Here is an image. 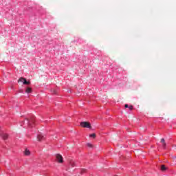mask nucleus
<instances>
[{
    "mask_svg": "<svg viewBox=\"0 0 176 176\" xmlns=\"http://www.w3.org/2000/svg\"><path fill=\"white\" fill-rule=\"evenodd\" d=\"M89 137H91V138H95L96 133H92V134L89 135Z\"/></svg>",
    "mask_w": 176,
    "mask_h": 176,
    "instance_id": "ddd939ff",
    "label": "nucleus"
},
{
    "mask_svg": "<svg viewBox=\"0 0 176 176\" xmlns=\"http://www.w3.org/2000/svg\"><path fill=\"white\" fill-rule=\"evenodd\" d=\"M31 153L30 152V151H28V149H26L25 151V156H30V154Z\"/></svg>",
    "mask_w": 176,
    "mask_h": 176,
    "instance_id": "1a4fd4ad",
    "label": "nucleus"
},
{
    "mask_svg": "<svg viewBox=\"0 0 176 176\" xmlns=\"http://www.w3.org/2000/svg\"><path fill=\"white\" fill-rule=\"evenodd\" d=\"M71 166H72V167H75V166H76V163L74 161H72L71 163H70Z\"/></svg>",
    "mask_w": 176,
    "mask_h": 176,
    "instance_id": "9b49d317",
    "label": "nucleus"
},
{
    "mask_svg": "<svg viewBox=\"0 0 176 176\" xmlns=\"http://www.w3.org/2000/svg\"><path fill=\"white\" fill-rule=\"evenodd\" d=\"M128 108H129L131 111H132L133 107L132 105H131V106H129Z\"/></svg>",
    "mask_w": 176,
    "mask_h": 176,
    "instance_id": "4468645a",
    "label": "nucleus"
},
{
    "mask_svg": "<svg viewBox=\"0 0 176 176\" xmlns=\"http://www.w3.org/2000/svg\"><path fill=\"white\" fill-rule=\"evenodd\" d=\"M161 142L162 144L163 148H166V146H167V144L166 143V141L164 140V138L161 139Z\"/></svg>",
    "mask_w": 176,
    "mask_h": 176,
    "instance_id": "39448f33",
    "label": "nucleus"
},
{
    "mask_svg": "<svg viewBox=\"0 0 176 176\" xmlns=\"http://www.w3.org/2000/svg\"><path fill=\"white\" fill-rule=\"evenodd\" d=\"M87 146H88V148H93V145L91 143H87Z\"/></svg>",
    "mask_w": 176,
    "mask_h": 176,
    "instance_id": "f8f14e48",
    "label": "nucleus"
},
{
    "mask_svg": "<svg viewBox=\"0 0 176 176\" xmlns=\"http://www.w3.org/2000/svg\"><path fill=\"white\" fill-rule=\"evenodd\" d=\"M166 170H167V167H166L165 165H162L161 166V170L162 171H166Z\"/></svg>",
    "mask_w": 176,
    "mask_h": 176,
    "instance_id": "6e6552de",
    "label": "nucleus"
},
{
    "mask_svg": "<svg viewBox=\"0 0 176 176\" xmlns=\"http://www.w3.org/2000/svg\"><path fill=\"white\" fill-rule=\"evenodd\" d=\"M56 159H57L58 163H63V156H61V155L57 154Z\"/></svg>",
    "mask_w": 176,
    "mask_h": 176,
    "instance_id": "7ed1b4c3",
    "label": "nucleus"
},
{
    "mask_svg": "<svg viewBox=\"0 0 176 176\" xmlns=\"http://www.w3.org/2000/svg\"><path fill=\"white\" fill-rule=\"evenodd\" d=\"M28 120V124H29V126H31V124H32V123H34V120Z\"/></svg>",
    "mask_w": 176,
    "mask_h": 176,
    "instance_id": "9d476101",
    "label": "nucleus"
},
{
    "mask_svg": "<svg viewBox=\"0 0 176 176\" xmlns=\"http://www.w3.org/2000/svg\"><path fill=\"white\" fill-rule=\"evenodd\" d=\"M20 82L21 83H23V85H31V82L30 81H27V79L21 77L18 80V83H20Z\"/></svg>",
    "mask_w": 176,
    "mask_h": 176,
    "instance_id": "f03ea898",
    "label": "nucleus"
},
{
    "mask_svg": "<svg viewBox=\"0 0 176 176\" xmlns=\"http://www.w3.org/2000/svg\"><path fill=\"white\" fill-rule=\"evenodd\" d=\"M125 108H129V104H125Z\"/></svg>",
    "mask_w": 176,
    "mask_h": 176,
    "instance_id": "2eb2a0df",
    "label": "nucleus"
},
{
    "mask_svg": "<svg viewBox=\"0 0 176 176\" xmlns=\"http://www.w3.org/2000/svg\"><path fill=\"white\" fill-rule=\"evenodd\" d=\"M37 139H38V141H43V140H45V136H43V135H38L37 136Z\"/></svg>",
    "mask_w": 176,
    "mask_h": 176,
    "instance_id": "20e7f679",
    "label": "nucleus"
},
{
    "mask_svg": "<svg viewBox=\"0 0 176 176\" xmlns=\"http://www.w3.org/2000/svg\"><path fill=\"white\" fill-rule=\"evenodd\" d=\"M32 92V89L31 87H28L25 90V93H27L28 94H30V93Z\"/></svg>",
    "mask_w": 176,
    "mask_h": 176,
    "instance_id": "423d86ee",
    "label": "nucleus"
},
{
    "mask_svg": "<svg viewBox=\"0 0 176 176\" xmlns=\"http://www.w3.org/2000/svg\"><path fill=\"white\" fill-rule=\"evenodd\" d=\"M1 137H2L3 140H8V135L6 133H2Z\"/></svg>",
    "mask_w": 176,
    "mask_h": 176,
    "instance_id": "0eeeda50",
    "label": "nucleus"
},
{
    "mask_svg": "<svg viewBox=\"0 0 176 176\" xmlns=\"http://www.w3.org/2000/svg\"><path fill=\"white\" fill-rule=\"evenodd\" d=\"M80 126H81V127H84L85 129H91V125L90 124V123H89L87 122H80Z\"/></svg>",
    "mask_w": 176,
    "mask_h": 176,
    "instance_id": "f257e3e1",
    "label": "nucleus"
}]
</instances>
